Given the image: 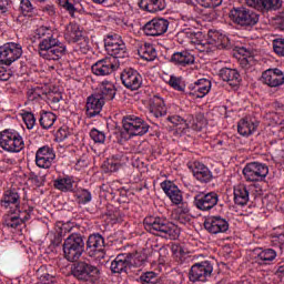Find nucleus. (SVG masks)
Wrapping results in <instances>:
<instances>
[{
  "label": "nucleus",
  "mask_w": 284,
  "mask_h": 284,
  "mask_svg": "<svg viewBox=\"0 0 284 284\" xmlns=\"http://www.w3.org/2000/svg\"><path fill=\"white\" fill-rule=\"evenodd\" d=\"M36 34L41 39L39 43V54L47 61H59L63 59L68 52V47L54 37V30L50 27H40L36 30Z\"/></svg>",
  "instance_id": "obj_1"
},
{
  "label": "nucleus",
  "mask_w": 284,
  "mask_h": 284,
  "mask_svg": "<svg viewBox=\"0 0 284 284\" xmlns=\"http://www.w3.org/2000/svg\"><path fill=\"white\" fill-rule=\"evenodd\" d=\"M143 224L146 232H150V234H154L155 236H162V239L176 241L181 235V230L163 217L150 215L144 219Z\"/></svg>",
  "instance_id": "obj_2"
},
{
  "label": "nucleus",
  "mask_w": 284,
  "mask_h": 284,
  "mask_svg": "<svg viewBox=\"0 0 284 284\" xmlns=\"http://www.w3.org/2000/svg\"><path fill=\"white\" fill-rule=\"evenodd\" d=\"M85 252V242H83V236L79 233L70 234L63 243V253L67 261L74 263L83 256Z\"/></svg>",
  "instance_id": "obj_3"
},
{
  "label": "nucleus",
  "mask_w": 284,
  "mask_h": 284,
  "mask_svg": "<svg viewBox=\"0 0 284 284\" xmlns=\"http://www.w3.org/2000/svg\"><path fill=\"white\" fill-rule=\"evenodd\" d=\"M0 148L6 152L19 153L26 148L23 136L21 133L13 129H6L0 132Z\"/></svg>",
  "instance_id": "obj_4"
},
{
  "label": "nucleus",
  "mask_w": 284,
  "mask_h": 284,
  "mask_svg": "<svg viewBox=\"0 0 284 284\" xmlns=\"http://www.w3.org/2000/svg\"><path fill=\"white\" fill-rule=\"evenodd\" d=\"M104 48L110 54L109 59H128V48L125 47V42L121 39V36L113 34L108 36L104 40Z\"/></svg>",
  "instance_id": "obj_5"
},
{
  "label": "nucleus",
  "mask_w": 284,
  "mask_h": 284,
  "mask_svg": "<svg viewBox=\"0 0 284 284\" xmlns=\"http://www.w3.org/2000/svg\"><path fill=\"white\" fill-rule=\"evenodd\" d=\"M229 17L237 26L250 27L258 23V13L243 7L233 8Z\"/></svg>",
  "instance_id": "obj_6"
},
{
  "label": "nucleus",
  "mask_w": 284,
  "mask_h": 284,
  "mask_svg": "<svg viewBox=\"0 0 284 284\" xmlns=\"http://www.w3.org/2000/svg\"><path fill=\"white\" fill-rule=\"evenodd\" d=\"M74 278H78V281H84L85 283H94V281H98L101 271H99V267L85 263V262H79L72 272Z\"/></svg>",
  "instance_id": "obj_7"
},
{
  "label": "nucleus",
  "mask_w": 284,
  "mask_h": 284,
  "mask_svg": "<svg viewBox=\"0 0 284 284\" xmlns=\"http://www.w3.org/2000/svg\"><path fill=\"white\" fill-rule=\"evenodd\" d=\"M23 54V48L19 43L8 42L0 47V63L2 65H12L19 61Z\"/></svg>",
  "instance_id": "obj_8"
},
{
  "label": "nucleus",
  "mask_w": 284,
  "mask_h": 284,
  "mask_svg": "<svg viewBox=\"0 0 284 284\" xmlns=\"http://www.w3.org/2000/svg\"><path fill=\"white\" fill-rule=\"evenodd\" d=\"M123 128L130 136H143V134H148L150 130V125L143 121V119L135 115H128L122 121Z\"/></svg>",
  "instance_id": "obj_9"
},
{
  "label": "nucleus",
  "mask_w": 284,
  "mask_h": 284,
  "mask_svg": "<svg viewBox=\"0 0 284 284\" xmlns=\"http://www.w3.org/2000/svg\"><path fill=\"white\" fill-rule=\"evenodd\" d=\"M242 172L246 181L254 183L263 181L267 174H270V169L266 164L260 162H251L244 166Z\"/></svg>",
  "instance_id": "obj_10"
},
{
  "label": "nucleus",
  "mask_w": 284,
  "mask_h": 284,
  "mask_svg": "<svg viewBox=\"0 0 284 284\" xmlns=\"http://www.w3.org/2000/svg\"><path fill=\"white\" fill-rule=\"evenodd\" d=\"M141 266V262L139 261V256L136 254H120L114 261L111 263V271L114 274H121L128 270V267H139Z\"/></svg>",
  "instance_id": "obj_11"
},
{
  "label": "nucleus",
  "mask_w": 284,
  "mask_h": 284,
  "mask_svg": "<svg viewBox=\"0 0 284 284\" xmlns=\"http://www.w3.org/2000/svg\"><path fill=\"white\" fill-rule=\"evenodd\" d=\"M212 272H214V266H212V263L204 261L196 263L191 267L189 278L192 283H196L197 281L205 283V281L212 276Z\"/></svg>",
  "instance_id": "obj_12"
},
{
  "label": "nucleus",
  "mask_w": 284,
  "mask_h": 284,
  "mask_svg": "<svg viewBox=\"0 0 284 284\" xmlns=\"http://www.w3.org/2000/svg\"><path fill=\"white\" fill-rule=\"evenodd\" d=\"M55 159L57 153L54 152V148L50 145H43L36 152V165L42 170L52 168V163H54Z\"/></svg>",
  "instance_id": "obj_13"
},
{
  "label": "nucleus",
  "mask_w": 284,
  "mask_h": 284,
  "mask_svg": "<svg viewBox=\"0 0 284 284\" xmlns=\"http://www.w3.org/2000/svg\"><path fill=\"white\" fill-rule=\"evenodd\" d=\"M119 68V61L114 58H104L92 64L91 70L95 77H110Z\"/></svg>",
  "instance_id": "obj_14"
},
{
  "label": "nucleus",
  "mask_w": 284,
  "mask_h": 284,
  "mask_svg": "<svg viewBox=\"0 0 284 284\" xmlns=\"http://www.w3.org/2000/svg\"><path fill=\"white\" fill-rule=\"evenodd\" d=\"M170 28V21L163 18H154L146 22L143 27V32L146 37H163Z\"/></svg>",
  "instance_id": "obj_15"
},
{
  "label": "nucleus",
  "mask_w": 284,
  "mask_h": 284,
  "mask_svg": "<svg viewBox=\"0 0 284 284\" xmlns=\"http://www.w3.org/2000/svg\"><path fill=\"white\" fill-rule=\"evenodd\" d=\"M219 204V194L216 192L201 193L194 196V205L201 212H210Z\"/></svg>",
  "instance_id": "obj_16"
},
{
  "label": "nucleus",
  "mask_w": 284,
  "mask_h": 284,
  "mask_svg": "<svg viewBox=\"0 0 284 284\" xmlns=\"http://www.w3.org/2000/svg\"><path fill=\"white\" fill-rule=\"evenodd\" d=\"M204 227L210 234H225L230 230V222L221 215L210 216L205 220Z\"/></svg>",
  "instance_id": "obj_17"
},
{
  "label": "nucleus",
  "mask_w": 284,
  "mask_h": 284,
  "mask_svg": "<svg viewBox=\"0 0 284 284\" xmlns=\"http://www.w3.org/2000/svg\"><path fill=\"white\" fill-rule=\"evenodd\" d=\"M210 90H212V82L207 79H200L189 85L186 94L191 99H203L210 94Z\"/></svg>",
  "instance_id": "obj_18"
},
{
  "label": "nucleus",
  "mask_w": 284,
  "mask_h": 284,
  "mask_svg": "<svg viewBox=\"0 0 284 284\" xmlns=\"http://www.w3.org/2000/svg\"><path fill=\"white\" fill-rule=\"evenodd\" d=\"M121 81L128 90H139L143 85V77L134 69H125L121 73Z\"/></svg>",
  "instance_id": "obj_19"
},
{
  "label": "nucleus",
  "mask_w": 284,
  "mask_h": 284,
  "mask_svg": "<svg viewBox=\"0 0 284 284\" xmlns=\"http://www.w3.org/2000/svg\"><path fill=\"white\" fill-rule=\"evenodd\" d=\"M262 83L268 88H281L284 83V73L281 69H267L262 73Z\"/></svg>",
  "instance_id": "obj_20"
},
{
  "label": "nucleus",
  "mask_w": 284,
  "mask_h": 284,
  "mask_svg": "<svg viewBox=\"0 0 284 284\" xmlns=\"http://www.w3.org/2000/svg\"><path fill=\"white\" fill-rule=\"evenodd\" d=\"M161 187L173 205H181V203H183V193L174 182L164 181L161 183Z\"/></svg>",
  "instance_id": "obj_21"
},
{
  "label": "nucleus",
  "mask_w": 284,
  "mask_h": 284,
  "mask_svg": "<svg viewBox=\"0 0 284 284\" xmlns=\"http://www.w3.org/2000/svg\"><path fill=\"white\" fill-rule=\"evenodd\" d=\"M103 105H105V102L101 99V95L93 93L87 100V116L93 119V116L101 114Z\"/></svg>",
  "instance_id": "obj_22"
},
{
  "label": "nucleus",
  "mask_w": 284,
  "mask_h": 284,
  "mask_svg": "<svg viewBox=\"0 0 284 284\" xmlns=\"http://www.w3.org/2000/svg\"><path fill=\"white\" fill-rule=\"evenodd\" d=\"M206 43H209L210 48H212V52H214L216 48L220 50L227 48L230 45V38L219 31H211Z\"/></svg>",
  "instance_id": "obj_23"
},
{
  "label": "nucleus",
  "mask_w": 284,
  "mask_h": 284,
  "mask_svg": "<svg viewBox=\"0 0 284 284\" xmlns=\"http://www.w3.org/2000/svg\"><path fill=\"white\" fill-rule=\"evenodd\" d=\"M26 221H30V213L28 211H20L19 213H9L4 215V224L7 227H12L13 230L19 227Z\"/></svg>",
  "instance_id": "obj_24"
},
{
  "label": "nucleus",
  "mask_w": 284,
  "mask_h": 284,
  "mask_svg": "<svg viewBox=\"0 0 284 284\" xmlns=\"http://www.w3.org/2000/svg\"><path fill=\"white\" fill-rule=\"evenodd\" d=\"M95 94H99L103 101H112L116 97V88L110 81H103L99 84Z\"/></svg>",
  "instance_id": "obj_25"
},
{
  "label": "nucleus",
  "mask_w": 284,
  "mask_h": 284,
  "mask_svg": "<svg viewBox=\"0 0 284 284\" xmlns=\"http://www.w3.org/2000/svg\"><path fill=\"white\" fill-rule=\"evenodd\" d=\"M149 110L151 114L155 116V119H159L160 116H165L168 114V106H165V101H163L162 98L159 95H154L150 100Z\"/></svg>",
  "instance_id": "obj_26"
},
{
  "label": "nucleus",
  "mask_w": 284,
  "mask_h": 284,
  "mask_svg": "<svg viewBox=\"0 0 284 284\" xmlns=\"http://www.w3.org/2000/svg\"><path fill=\"white\" fill-rule=\"evenodd\" d=\"M193 176L201 183H210L212 181V172L201 162L193 163Z\"/></svg>",
  "instance_id": "obj_27"
},
{
  "label": "nucleus",
  "mask_w": 284,
  "mask_h": 284,
  "mask_svg": "<svg viewBox=\"0 0 284 284\" xmlns=\"http://www.w3.org/2000/svg\"><path fill=\"white\" fill-rule=\"evenodd\" d=\"M234 203L241 205L242 207L250 203V190L245 184H237L233 189Z\"/></svg>",
  "instance_id": "obj_28"
},
{
  "label": "nucleus",
  "mask_w": 284,
  "mask_h": 284,
  "mask_svg": "<svg viewBox=\"0 0 284 284\" xmlns=\"http://www.w3.org/2000/svg\"><path fill=\"white\" fill-rule=\"evenodd\" d=\"M1 206L6 207V210H8V207H10L11 205H14V207H19V205H21V195L19 194V192H17V190H7L1 199Z\"/></svg>",
  "instance_id": "obj_29"
},
{
  "label": "nucleus",
  "mask_w": 284,
  "mask_h": 284,
  "mask_svg": "<svg viewBox=\"0 0 284 284\" xmlns=\"http://www.w3.org/2000/svg\"><path fill=\"white\" fill-rule=\"evenodd\" d=\"M222 81H226L229 85L236 88L241 83V73L235 69L224 68L220 71Z\"/></svg>",
  "instance_id": "obj_30"
},
{
  "label": "nucleus",
  "mask_w": 284,
  "mask_h": 284,
  "mask_svg": "<svg viewBox=\"0 0 284 284\" xmlns=\"http://www.w3.org/2000/svg\"><path fill=\"white\" fill-rule=\"evenodd\" d=\"M83 37V31H81V27L78 23L70 22L64 31V39L68 43H77V41L81 40Z\"/></svg>",
  "instance_id": "obj_31"
},
{
  "label": "nucleus",
  "mask_w": 284,
  "mask_h": 284,
  "mask_svg": "<svg viewBox=\"0 0 284 284\" xmlns=\"http://www.w3.org/2000/svg\"><path fill=\"white\" fill-rule=\"evenodd\" d=\"M122 165H125V156L121 153L112 155L103 163L106 172H119Z\"/></svg>",
  "instance_id": "obj_32"
},
{
  "label": "nucleus",
  "mask_w": 284,
  "mask_h": 284,
  "mask_svg": "<svg viewBox=\"0 0 284 284\" xmlns=\"http://www.w3.org/2000/svg\"><path fill=\"white\" fill-rule=\"evenodd\" d=\"M139 6L146 12H161L165 10V0H140Z\"/></svg>",
  "instance_id": "obj_33"
},
{
  "label": "nucleus",
  "mask_w": 284,
  "mask_h": 284,
  "mask_svg": "<svg viewBox=\"0 0 284 284\" xmlns=\"http://www.w3.org/2000/svg\"><path fill=\"white\" fill-rule=\"evenodd\" d=\"M256 128H258L257 123L245 118L240 120L237 124V132L241 136H250V134H254V132H256Z\"/></svg>",
  "instance_id": "obj_34"
},
{
  "label": "nucleus",
  "mask_w": 284,
  "mask_h": 284,
  "mask_svg": "<svg viewBox=\"0 0 284 284\" xmlns=\"http://www.w3.org/2000/svg\"><path fill=\"white\" fill-rule=\"evenodd\" d=\"M171 61L172 63H175V65L185 68V65H192V63H194V55L190 53V51L175 52L173 53Z\"/></svg>",
  "instance_id": "obj_35"
},
{
  "label": "nucleus",
  "mask_w": 284,
  "mask_h": 284,
  "mask_svg": "<svg viewBox=\"0 0 284 284\" xmlns=\"http://www.w3.org/2000/svg\"><path fill=\"white\" fill-rule=\"evenodd\" d=\"M138 54L144 61H154L156 59V48H154V44L145 42L138 49Z\"/></svg>",
  "instance_id": "obj_36"
},
{
  "label": "nucleus",
  "mask_w": 284,
  "mask_h": 284,
  "mask_svg": "<svg viewBox=\"0 0 284 284\" xmlns=\"http://www.w3.org/2000/svg\"><path fill=\"white\" fill-rule=\"evenodd\" d=\"M191 43H194L200 52H212V47H210L207 40H203L202 32L191 33Z\"/></svg>",
  "instance_id": "obj_37"
},
{
  "label": "nucleus",
  "mask_w": 284,
  "mask_h": 284,
  "mask_svg": "<svg viewBox=\"0 0 284 284\" xmlns=\"http://www.w3.org/2000/svg\"><path fill=\"white\" fill-rule=\"evenodd\" d=\"M105 247V240L101 234H92L87 241L88 252H94V250H101Z\"/></svg>",
  "instance_id": "obj_38"
},
{
  "label": "nucleus",
  "mask_w": 284,
  "mask_h": 284,
  "mask_svg": "<svg viewBox=\"0 0 284 284\" xmlns=\"http://www.w3.org/2000/svg\"><path fill=\"white\" fill-rule=\"evenodd\" d=\"M54 187L61 192H72L74 180L70 176L59 178L54 181Z\"/></svg>",
  "instance_id": "obj_39"
},
{
  "label": "nucleus",
  "mask_w": 284,
  "mask_h": 284,
  "mask_svg": "<svg viewBox=\"0 0 284 284\" xmlns=\"http://www.w3.org/2000/svg\"><path fill=\"white\" fill-rule=\"evenodd\" d=\"M57 121V115L52 112H43L40 116V125L43 130H50L54 122Z\"/></svg>",
  "instance_id": "obj_40"
},
{
  "label": "nucleus",
  "mask_w": 284,
  "mask_h": 284,
  "mask_svg": "<svg viewBox=\"0 0 284 284\" xmlns=\"http://www.w3.org/2000/svg\"><path fill=\"white\" fill-rule=\"evenodd\" d=\"M257 258L260 263L267 264L271 261H274V258H276V251L272 248H266L258 253Z\"/></svg>",
  "instance_id": "obj_41"
},
{
  "label": "nucleus",
  "mask_w": 284,
  "mask_h": 284,
  "mask_svg": "<svg viewBox=\"0 0 284 284\" xmlns=\"http://www.w3.org/2000/svg\"><path fill=\"white\" fill-rule=\"evenodd\" d=\"M283 6L282 0H261L260 8H264V10H278Z\"/></svg>",
  "instance_id": "obj_42"
},
{
  "label": "nucleus",
  "mask_w": 284,
  "mask_h": 284,
  "mask_svg": "<svg viewBox=\"0 0 284 284\" xmlns=\"http://www.w3.org/2000/svg\"><path fill=\"white\" fill-rule=\"evenodd\" d=\"M20 10L24 17H32L34 14V6L30 0H21Z\"/></svg>",
  "instance_id": "obj_43"
},
{
  "label": "nucleus",
  "mask_w": 284,
  "mask_h": 284,
  "mask_svg": "<svg viewBox=\"0 0 284 284\" xmlns=\"http://www.w3.org/2000/svg\"><path fill=\"white\" fill-rule=\"evenodd\" d=\"M21 116L28 130H32L34 125H37V118H34V114L32 112L23 111Z\"/></svg>",
  "instance_id": "obj_44"
},
{
  "label": "nucleus",
  "mask_w": 284,
  "mask_h": 284,
  "mask_svg": "<svg viewBox=\"0 0 284 284\" xmlns=\"http://www.w3.org/2000/svg\"><path fill=\"white\" fill-rule=\"evenodd\" d=\"M79 43L75 47L77 52L81 54H88L90 52V40L88 38H80Z\"/></svg>",
  "instance_id": "obj_45"
},
{
  "label": "nucleus",
  "mask_w": 284,
  "mask_h": 284,
  "mask_svg": "<svg viewBox=\"0 0 284 284\" xmlns=\"http://www.w3.org/2000/svg\"><path fill=\"white\" fill-rule=\"evenodd\" d=\"M140 281L142 284H156L159 277H156V273L154 272H146L140 276Z\"/></svg>",
  "instance_id": "obj_46"
},
{
  "label": "nucleus",
  "mask_w": 284,
  "mask_h": 284,
  "mask_svg": "<svg viewBox=\"0 0 284 284\" xmlns=\"http://www.w3.org/2000/svg\"><path fill=\"white\" fill-rule=\"evenodd\" d=\"M77 199L79 203H82V205H85L87 203H90L92 201V193L90 191L83 189L78 191Z\"/></svg>",
  "instance_id": "obj_47"
},
{
  "label": "nucleus",
  "mask_w": 284,
  "mask_h": 284,
  "mask_svg": "<svg viewBox=\"0 0 284 284\" xmlns=\"http://www.w3.org/2000/svg\"><path fill=\"white\" fill-rule=\"evenodd\" d=\"M90 138L94 143H105V132L99 131L98 129H92L90 131Z\"/></svg>",
  "instance_id": "obj_48"
},
{
  "label": "nucleus",
  "mask_w": 284,
  "mask_h": 284,
  "mask_svg": "<svg viewBox=\"0 0 284 284\" xmlns=\"http://www.w3.org/2000/svg\"><path fill=\"white\" fill-rule=\"evenodd\" d=\"M273 50L277 57H284V39L278 38L273 40Z\"/></svg>",
  "instance_id": "obj_49"
},
{
  "label": "nucleus",
  "mask_w": 284,
  "mask_h": 284,
  "mask_svg": "<svg viewBox=\"0 0 284 284\" xmlns=\"http://www.w3.org/2000/svg\"><path fill=\"white\" fill-rule=\"evenodd\" d=\"M169 85H171L173 90H178V92H183V90H185V85L181 82V78H176L174 75L170 78Z\"/></svg>",
  "instance_id": "obj_50"
},
{
  "label": "nucleus",
  "mask_w": 284,
  "mask_h": 284,
  "mask_svg": "<svg viewBox=\"0 0 284 284\" xmlns=\"http://www.w3.org/2000/svg\"><path fill=\"white\" fill-rule=\"evenodd\" d=\"M200 6L203 8H219L223 0H196Z\"/></svg>",
  "instance_id": "obj_51"
},
{
  "label": "nucleus",
  "mask_w": 284,
  "mask_h": 284,
  "mask_svg": "<svg viewBox=\"0 0 284 284\" xmlns=\"http://www.w3.org/2000/svg\"><path fill=\"white\" fill-rule=\"evenodd\" d=\"M89 256H92L93 258H97L98 261H101L105 258V248H95L94 251H89Z\"/></svg>",
  "instance_id": "obj_52"
},
{
  "label": "nucleus",
  "mask_w": 284,
  "mask_h": 284,
  "mask_svg": "<svg viewBox=\"0 0 284 284\" xmlns=\"http://www.w3.org/2000/svg\"><path fill=\"white\" fill-rule=\"evenodd\" d=\"M77 0H65L63 3V8H65V10H68V12L70 14H74L77 8Z\"/></svg>",
  "instance_id": "obj_53"
},
{
  "label": "nucleus",
  "mask_w": 284,
  "mask_h": 284,
  "mask_svg": "<svg viewBox=\"0 0 284 284\" xmlns=\"http://www.w3.org/2000/svg\"><path fill=\"white\" fill-rule=\"evenodd\" d=\"M42 12L48 14V17H54V14H57V8L52 4H47L42 8Z\"/></svg>",
  "instance_id": "obj_54"
},
{
  "label": "nucleus",
  "mask_w": 284,
  "mask_h": 284,
  "mask_svg": "<svg viewBox=\"0 0 284 284\" xmlns=\"http://www.w3.org/2000/svg\"><path fill=\"white\" fill-rule=\"evenodd\" d=\"M169 121H171L173 123V125H186V128H189L187 123H185L183 118H181L179 115H173V116L169 118Z\"/></svg>",
  "instance_id": "obj_55"
},
{
  "label": "nucleus",
  "mask_w": 284,
  "mask_h": 284,
  "mask_svg": "<svg viewBox=\"0 0 284 284\" xmlns=\"http://www.w3.org/2000/svg\"><path fill=\"white\" fill-rule=\"evenodd\" d=\"M40 280L47 284L57 282V278H54V276L50 275L49 273H44V274L40 275Z\"/></svg>",
  "instance_id": "obj_56"
},
{
  "label": "nucleus",
  "mask_w": 284,
  "mask_h": 284,
  "mask_svg": "<svg viewBox=\"0 0 284 284\" xmlns=\"http://www.w3.org/2000/svg\"><path fill=\"white\" fill-rule=\"evenodd\" d=\"M178 221L179 223H181L182 225H185L187 223H190V221H192V216H190V214H179L178 215Z\"/></svg>",
  "instance_id": "obj_57"
},
{
  "label": "nucleus",
  "mask_w": 284,
  "mask_h": 284,
  "mask_svg": "<svg viewBox=\"0 0 284 284\" xmlns=\"http://www.w3.org/2000/svg\"><path fill=\"white\" fill-rule=\"evenodd\" d=\"M10 10V0H0V12L6 13Z\"/></svg>",
  "instance_id": "obj_58"
},
{
  "label": "nucleus",
  "mask_w": 284,
  "mask_h": 284,
  "mask_svg": "<svg viewBox=\"0 0 284 284\" xmlns=\"http://www.w3.org/2000/svg\"><path fill=\"white\" fill-rule=\"evenodd\" d=\"M40 94L39 92H37V90L31 89L28 91V99L29 101H37V99H40Z\"/></svg>",
  "instance_id": "obj_59"
},
{
  "label": "nucleus",
  "mask_w": 284,
  "mask_h": 284,
  "mask_svg": "<svg viewBox=\"0 0 284 284\" xmlns=\"http://www.w3.org/2000/svg\"><path fill=\"white\" fill-rule=\"evenodd\" d=\"M88 160H85V159H79L78 161H77V163H75V170H79V171H81V170H83V168H88Z\"/></svg>",
  "instance_id": "obj_60"
},
{
  "label": "nucleus",
  "mask_w": 284,
  "mask_h": 284,
  "mask_svg": "<svg viewBox=\"0 0 284 284\" xmlns=\"http://www.w3.org/2000/svg\"><path fill=\"white\" fill-rule=\"evenodd\" d=\"M178 205H180L178 207V213L179 214H190V207L187 206V204L181 202V204H178Z\"/></svg>",
  "instance_id": "obj_61"
},
{
  "label": "nucleus",
  "mask_w": 284,
  "mask_h": 284,
  "mask_svg": "<svg viewBox=\"0 0 284 284\" xmlns=\"http://www.w3.org/2000/svg\"><path fill=\"white\" fill-rule=\"evenodd\" d=\"M246 6H250V8H256L257 10L261 9V0H245Z\"/></svg>",
  "instance_id": "obj_62"
},
{
  "label": "nucleus",
  "mask_w": 284,
  "mask_h": 284,
  "mask_svg": "<svg viewBox=\"0 0 284 284\" xmlns=\"http://www.w3.org/2000/svg\"><path fill=\"white\" fill-rule=\"evenodd\" d=\"M171 250H172L174 256H176V257H179V256H181V254H183V248L181 246L176 245V244L173 245L171 247Z\"/></svg>",
  "instance_id": "obj_63"
},
{
  "label": "nucleus",
  "mask_w": 284,
  "mask_h": 284,
  "mask_svg": "<svg viewBox=\"0 0 284 284\" xmlns=\"http://www.w3.org/2000/svg\"><path fill=\"white\" fill-rule=\"evenodd\" d=\"M0 81H8V70L3 67H0Z\"/></svg>",
  "instance_id": "obj_64"
}]
</instances>
